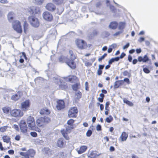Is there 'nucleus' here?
<instances>
[{"label":"nucleus","instance_id":"nucleus-1","mask_svg":"<svg viewBox=\"0 0 158 158\" xmlns=\"http://www.w3.org/2000/svg\"><path fill=\"white\" fill-rule=\"evenodd\" d=\"M59 62L61 63L65 62L71 69H74L76 68V65L74 61L70 60L67 57L62 56L59 58Z\"/></svg>","mask_w":158,"mask_h":158},{"label":"nucleus","instance_id":"nucleus-2","mask_svg":"<svg viewBox=\"0 0 158 158\" xmlns=\"http://www.w3.org/2000/svg\"><path fill=\"white\" fill-rule=\"evenodd\" d=\"M27 123L30 129L35 130V124L34 119L33 117L31 116H29L27 119Z\"/></svg>","mask_w":158,"mask_h":158},{"label":"nucleus","instance_id":"nucleus-3","mask_svg":"<svg viewBox=\"0 0 158 158\" xmlns=\"http://www.w3.org/2000/svg\"><path fill=\"white\" fill-rule=\"evenodd\" d=\"M12 25L14 29L17 32L19 33L22 32V30L20 22L17 20L15 21L12 23Z\"/></svg>","mask_w":158,"mask_h":158},{"label":"nucleus","instance_id":"nucleus-4","mask_svg":"<svg viewBox=\"0 0 158 158\" xmlns=\"http://www.w3.org/2000/svg\"><path fill=\"white\" fill-rule=\"evenodd\" d=\"M73 128V125H69L66 127L65 131H61V133L63 136L66 139L68 140L69 137L67 136V134L70 133L71 130Z\"/></svg>","mask_w":158,"mask_h":158},{"label":"nucleus","instance_id":"nucleus-5","mask_svg":"<svg viewBox=\"0 0 158 158\" xmlns=\"http://www.w3.org/2000/svg\"><path fill=\"white\" fill-rule=\"evenodd\" d=\"M29 21L31 25L34 27H37L39 25L38 19L33 16H30L28 18Z\"/></svg>","mask_w":158,"mask_h":158},{"label":"nucleus","instance_id":"nucleus-6","mask_svg":"<svg viewBox=\"0 0 158 158\" xmlns=\"http://www.w3.org/2000/svg\"><path fill=\"white\" fill-rule=\"evenodd\" d=\"M78 112V110L76 107L71 108L68 112V116L70 118L76 117Z\"/></svg>","mask_w":158,"mask_h":158},{"label":"nucleus","instance_id":"nucleus-7","mask_svg":"<svg viewBox=\"0 0 158 158\" xmlns=\"http://www.w3.org/2000/svg\"><path fill=\"white\" fill-rule=\"evenodd\" d=\"M10 114L12 116L15 117H21L23 115V113L20 110L17 109H15L11 111Z\"/></svg>","mask_w":158,"mask_h":158},{"label":"nucleus","instance_id":"nucleus-8","mask_svg":"<svg viewBox=\"0 0 158 158\" xmlns=\"http://www.w3.org/2000/svg\"><path fill=\"white\" fill-rule=\"evenodd\" d=\"M19 126L22 132L24 133H25L27 132V127L24 120H22L20 121Z\"/></svg>","mask_w":158,"mask_h":158},{"label":"nucleus","instance_id":"nucleus-9","mask_svg":"<svg viewBox=\"0 0 158 158\" xmlns=\"http://www.w3.org/2000/svg\"><path fill=\"white\" fill-rule=\"evenodd\" d=\"M64 107L65 104L63 100H60L57 101L56 108L58 110H60L64 109Z\"/></svg>","mask_w":158,"mask_h":158},{"label":"nucleus","instance_id":"nucleus-10","mask_svg":"<svg viewBox=\"0 0 158 158\" xmlns=\"http://www.w3.org/2000/svg\"><path fill=\"white\" fill-rule=\"evenodd\" d=\"M30 102L29 100H27L25 102L22 103V109L23 110L26 111L30 106Z\"/></svg>","mask_w":158,"mask_h":158},{"label":"nucleus","instance_id":"nucleus-11","mask_svg":"<svg viewBox=\"0 0 158 158\" xmlns=\"http://www.w3.org/2000/svg\"><path fill=\"white\" fill-rule=\"evenodd\" d=\"M43 17L44 19L48 21H51L52 19V15L48 11H46L43 13Z\"/></svg>","mask_w":158,"mask_h":158},{"label":"nucleus","instance_id":"nucleus-12","mask_svg":"<svg viewBox=\"0 0 158 158\" xmlns=\"http://www.w3.org/2000/svg\"><path fill=\"white\" fill-rule=\"evenodd\" d=\"M22 95V93L21 92L18 91L15 94L12 96L11 99L14 101H17L21 98Z\"/></svg>","mask_w":158,"mask_h":158},{"label":"nucleus","instance_id":"nucleus-13","mask_svg":"<svg viewBox=\"0 0 158 158\" xmlns=\"http://www.w3.org/2000/svg\"><path fill=\"white\" fill-rule=\"evenodd\" d=\"M76 44L77 47L81 49L83 48L85 45V41L82 40H76Z\"/></svg>","mask_w":158,"mask_h":158},{"label":"nucleus","instance_id":"nucleus-14","mask_svg":"<svg viewBox=\"0 0 158 158\" xmlns=\"http://www.w3.org/2000/svg\"><path fill=\"white\" fill-rule=\"evenodd\" d=\"M45 7L48 10L52 11H54L56 9L55 6L52 3H48Z\"/></svg>","mask_w":158,"mask_h":158},{"label":"nucleus","instance_id":"nucleus-15","mask_svg":"<svg viewBox=\"0 0 158 158\" xmlns=\"http://www.w3.org/2000/svg\"><path fill=\"white\" fill-rule=\"evenodd\" d=\"M38 10L35 6H31L28 9V11L31 15H35L37 14Z\"/></svg>","mask_w":158,"mask_h":158},{"label":"nucleus","instance_id":"nucleus-16","mask_svg":"<svg viewBox=\"0 0 158 158\" xmlns=\"http://www.w3.org/2000/svg\"><path fill=\"white\" fill-rule=\"evenodd\" d=\"M65 143H64L63 139L62 138L60 139L57 141V146L60 148H63L64 147Z\"/></svg>","mask_w":158,"mask_h":158},{"label":"nucleus","instance_id":"nucleus-17","mask_svg":"<svg viewBox=\"0 0 158 158\" xmlns=\"http://www.w3.org/2000/svg\"><path fill=\"white\" fill-rule=\"evenodd\" d=\"M43 120V119L42 117L38 118L36 121L37 125L39 127L42 126L44 125Z\"/></svg>","mask_w":158,"mask_h":158},{"label":"nucleus","instance_id":"nucleus-18","mask_svg":"<svg viewBox=\"0 0 158 158\" xmlns=\"http://www.w3.org/2000/svg\"><path fill=\"white\" fill-rule=\"evenodd\" d=\"M15 16L14 13L13 12H10L9 13L8 15V19L9 21L11 22L14 19V18Z\"/></svg>","mask_w":158,"mask_h":158},{"label":"nucleus","instance_id":"nucleus-19","mask_svg":"<svg viewBox=\"0 0 158 158\" xmlns=\"http://www.w3.org/2000/svg\"><path fill=\"white\" fill-rule=\"evenodd\" d=\"M123 84V80L118 81H115L114 85V88H117L121 85Z\"/></svg>","mask_w":158,"mask_h":158},{"label":"nucleus","instance_id":"nucleus-20","mask_svg":"<svg viewBox=\"0 0 158 158\" xmlns=\"http://www.w3.org/2000/svg\"><path fill=\"white\" fill-rule=\"evenodd\" d=\"M87 149V147L85 146H83L80 147V149L77 151L79 154H81L84 152Z\"/></svg>","mask_w":158,"mask_h":158},{"label":"nucleus","instance_id":"nucleus-21","mask_svg":"<svg viewBox=\"0 0 158 158\" xmlns=\"http://www.w3.org/2000/svg\"><path fill=\"white\" fill-rule=\"evenodd\" d=\"M128 137V135L125 132H123L120 138L122 141H124L126 140Z\"/></svg>","mask_w":158,"mask_h":158},{"label":"nucleus","instance_id":"nucleus-22","mask_svg":"<svg viewBox=\"0 0 158 158\" xmlns=\"http://www.w3.org/2000/svg\"><path fill=\"white\" fill-rule=\"evenodd\" d=\"M44 151L45 154L48 156H51L53 153V152L48 148H45Z\"/></svg>","mask_w":158,"mask_h":158},{"label":"nucleus","instance_id":"nucleus-23","mask_svg":"<svg viewBox=\"0 0 158 158\" xmlns=\"http://www.w3.org/2000/svg\"><path fill=\"white\" fill-rule=\"evenodd\" d=\"M50 111L48 109L46 108L42 110L40 112V113L41 114H46L48 115L50 114Z\"/></svg>","mask_w":158,"mask_h":158},{"label":"nucleus","instance_id":"nucleus-24","mask_svg":"<svg viewBox=\"0 0 158 158\" xmlns=\"http://www.w3.org/2000/svg\"><path fill=\"white\" fill-rule=\"evenodd\" d=\"M2 139L4 142L8 143L10 141V137L7 135H4L2 137Z\"/></svg>","mask_w":158,"mask_h":158},{"label":"nucleus","instance_id":"nucleus-25","mask_svg":"<svg viewBox=\"0 0 158 158\" xmlns=\"http://www.w3.org/2000/svg\"><path fill=\"white\" fill-rule=\"evenodd\" d=\"M117 25L118 24L116 22H112L110 23L109 27L112 29H115L116 28Z\"/></svg>","mask_w":158,"mask_h":158},{"label":"nucleus","instance_id":"nucleus-26","mask_svg":"<svg viewBox=\"0 0 158 158\" xmlns=\"http://www.w3.org/2000/svg\"><path fill=\"white\" fill-rule=\"evenodd\" d=\"M42 118H43L44 120L43 121L44 125L50 121V118L48 117L44 116V117H42Z\"/></svg>","mask_w":158,"mask_h":158},{"label":"nucleus","instance_id":"nucleus-27","mask_svg":"<svg viewBox=\"0 0 158 158\" xmlns=\"http://www.w3.org/2000/svg\"><path fill=\"white\" fill-rule=\"evenodd\" d=\"M67 87V86H66V84L65 83H63L62 82V83H60L59 85V88L60 89L64 90Z\"/></svg>","mask_w":158,"mask_h":158},{"label":"nucleus","instance_id":"nucleus-28","mask_svg":"<svg viewBox=\"0 0 158 158\" xmlns=\"http://www.w3.org/2000/svg\"><path fill=\"white\" fill-rule=\"evenodd\" d=\"M69 53L70 56V58L71 60H73L74 61V60L76 58V57L74 54L73 51L71 50H70L69 51Z\"/></svg>","mask_w":158,"mask_h":158},{"label":"nucleus","instance_id":"nucleus-29","mask_svg":"<svg viewBox=\"0 0 158 158\" xmlns=\"http://www.w3.org/2000/svg\"><path fill=\"white\" fill-rule=\"evenodd\" d=\"M98 155L96 153V151H92L91 152L89 155V156L91 158H95L96 156H98Z\"/></svg>","mask_w":158,"mask_h":158},{"label":"nucleus","instance_id":"nucleus-30","mask_svg":"<svg viewBox=\"0 0 158 158\" xmlns=\"http://www.w3.org/2000/svg\"><path fill=\"white\" fill-rule=\"evenodd\" d=\"M54 81L55 83L59 85L60 83H62L60 79L58 77H54L53 78Z\"/></svg>","mask_w":158,"mask_h":158},{"label":"nucleus","instance_id":"nucleus-31","mask_svg":"<svg viewBox=\"0 0 158 158\" xmlns=\"http://www.w3.org/2000/svg\"><path fill=\"white\" fill-rule=\"evenodd\" d=\"M27 152L29 154L30 157H33L35 154V152L33 149H30Z\"/></svg>","mask_w":158,"mask_h":158},{"label":"nucleus","instance_id":"nucleus-32","mask_svg":"<svg viewBox=\"0 0 158 158\" xmlns=\"http://www.w3.org/2000/svg\"><path fill=\"white\" fill-rule=\"evenodd\" d=\"M123 102L130 106H132L133 105V104L132 102L126 99H124Z\"/></svg>","mask_w":158,"mask_h":158},{"label":"nucleus","instance_id":"nucleus-33","mask_svg":"<svg viewBox=\"0 0 158 158\" xmlns=\"http://www.w3.org/2000/svg\"><path fill=\"white\" fill-rule=\"evenodd\" d=\"M2 110L4 113L7 114L9 113L10 110L9 107H4L2 108Z\"/></svg>","mask_w":158,"mask_h":158},{"label":"nucleus","instance_id":"nucleus-34","mask_svg":"<svg viewBox=\"0 0 158 158\" xmlns=\"http://www.w3.org/2000/svg\"><path fill=\"white\" fill-rule=\"evenodd\" d=\"M8 127L7 126H4L0 128V131L4 132L6 131Z\"/></svg>","mask_w":158,"mask_h":158},{"label":"nucleus","instance_id":"nucleus-35","mask_svg":"<svg viewBox=\"0 0 158 158\" xmlns=\"http://www.w3.org/2000/svg\"><path fill=\"white\" fill-rule=\"evenodd\" d=\"M125 27L124 23L123 22H120L118 26V29L120 30H123Z\"/></svg>","mask_w":158,"mask_h":158},{"label":"nucleus","instance_id":"nucleus-36","mask_svg":"<svg viewBox=\"0 0 158 158\" xmlns=\"http://www.w3.org/2000/svg\"><path fill=\"white\" fill-rule=\"evenodd\" d=\"M23 26L24 32L25 33H26L28 29V25L26 22H25L23 24Z\"/></svg>","mask_w":158,"mask_h":158},{"label":"nucleus","instance_id":"nucleus-37","mask_svg":"<svg viewBox=\"0 0 158 158\" xmlns=\"http://www.w3.org/2000/svg\"><path fill=\"white\" fill-rule=\"evenodd\" d=\"M113 119V117L111 115H110L108 117H107L106 119V121L108 123H110Z\"/></svg>","mask_w":158,"mask_h":158},{"label":"nucleus","instance_id":"nucleus-38","mask_svg":"<svg viewBox=\"0 0 158 158\" xmlns=\"http://www.w3.org/2000/svg\"><path fill=\"white\" fill-rule=\"evenodd\" d=\"M44 0H35L34 3L37 5H41L43 2Z\"/></svg>","mask_w":158,"mask_h":158},{"label":"nucleus","instance_id":"nucleus-39","mask_svg":"<svg viewBox=\"0 0 158 158\" xmlns=\"http://www.w3.org/2000/svg\"><path fill=\"white\" fill-rule=\"evenodd\" d=\"M53 1L56 4L59 5L63 2V0H53Z\"/></svg>","mask_w":158,"mask_h":158},{"label":"nucleus","instance_id":"nucleus-40","mask_svg":"<svg viewBox=\"0 0 158 158\" xmlns=\"http://www.w3.org/2000/svg\"><path fill=\"white\" fill-rule=\"evenodd\" d=\"M123 75L124 76H128L129 77H131V74L127 71H125L123 72Z\"/></svg>","mask_w":158,"mask_h":158},{"label":"nucleus","instance_id":"nucleus-41","mask_svg":"<svg viewBox=\"0 0 158 158\" xmlns=\"http://www.w3.org/2000/svg\"><path fill=\"white\" fill-rule=\"evenodd\" d=\"M143 62H146L149 60V59L147 55H145L143 57Z\"/></svg>","mask_w":158,"mask_h":158},{"label":"nucleus","instance_id":"nucleus-42","mask_svg":"<svg viewBox=\"0 0 158 158\" xmlns=\"http://www.w3.org/2000/svg\"><path fill=\"white\" fill-rule=\"evenodd\" d=\"M107 55V54L106 53H104L102 56L98 59V61H101Z\"/></svg>","mask_w":158,"mask_h":158},{"label":"nucleus","instance_id":"nucleus-43","mask_svg":"<svg viewBox=\"0 0 158 158\" xmlns=\"http://www.w3.org/2000/svg\"><path fill=\"white\" fill-rule=\"evenodd\" d=\"M144 65L143 66V71L144 73H150V71L147 68H144Z\"/></svg>","mask_w":158,"mask_h":158},{"label":"nucleus","instance_id":"nucleus-44","mask_svg":"<svg viewBox=\"0 0 158 158\" xmlns=\"http://www.w3.org/2000/svg\"><path fill=\"white\" fill-rule=\"evenodd\" d=\"M74 123V120L72 119H70L68 120L67 122V123L68 125H72Z\"/></svg>","mask_w":158,"mask_h":158},{"label":"nucleus","instance_id":"nucleus-45","mask_svg":"<svg viewBox=\"0 0 158 158\" xmlns=\"http://www.w3.org/2000/svg\"><path fill=\"white\" fill-rule=\"evenodd\" d=\"M92 134V131L90 130H88L86 133V135L88 137L90 136Z\"/></svg>","mask_w":158,"mask_h":158},{"label":"nucleus","instance_id":"nucleus-46","mask_svg":"<svg viewBox=\"0 0 158 158\" xmlns=\"http://www.w3.org/2000/svg\"><path fill=\"white\" fill-rule=\"evenodd\" d=\"M31 135L34 137H35L37 136V133L35 132H31L30 133Z\"/></svg>","mask_w":158,"mask_h":158},{"label":"nucleus","instance_id":"nucleus-47","mask_svg":"<svg viewBox=\"0 0 158 158\" xmlns=\"http://www.w3.org/2000/svg\"><path fill=\"white\" fill-rule=\"evenodd\" d=\"M96 130L98 131H100L102 130L101 126L100 125L98 124L96 127Z\"/></svg>","mask_w":158,"mask_h":158},{"label":"nucleus","instance_id":"nucleus-48","mask_svg":"<svg viewBox=\"0 0 158 158\" xmlns=\"http://www.w3.org/2000/svg\"><path fill=\"white\" fill-rule=\"evenodd\" d=\"M126 56V54L124 52L122 53L121 55H120V56L118 57L119 59H122L125 56Z\"/></svg>","mask_w":158,"mask_h":158},{"label":"nucleus","instance_id":"nucleus-49","mask_svg":"<svg viewBox=\"0 0 158 158\" xmlns=\"http://www.w3.org/2000/svg\"><path fill=\"white\" fill-rule=\"evenodd\" d=\"M0 2L2 4H6L8 2V1L7 0H1Z\"/></svg>","mask_w":158,"mask_h":158},{"label":"nucleus","instance_id":"nucleus-50","mask_svg":"<svg viewBox=\"0 0 158 158\" xmlns=\"http://www.w3.org/2000/svg\"><path fill=\"white\" fill-rule=\"evenodd\" d=\"M130 46V44L129 43H127L126 45H125L123 46V49H125L127 48Z\"/></svg>","mask_w":158,"mask_h":158},{"label":"nucleus","instance_id":"nucleus-51","mask_svg":"<svg viewBox=\"0 0 158 158\" xmlns=\"http://www.w3.org/2000/svg\"><path fill=\"white\" fill-rule=\"evenodd\" d=\"M122 32V31H119L117 32L114 34V36L118 35L119 34L121 33Z\"/></svg>","mask_w":158,"mask_h":158},{"label":"nucleus","instance_id":"nucleus-52","mask_svg":"<svg viewBox=\"0 0 158 158\" xmlns=\"http://www.w3.org/2000/svg\"><path fill=\"white\" fill-rule=\"evenodd\" d=\"M143 57L141 56H139L138 57V60L139 62L143 61Z\"/></svg>","mask_w":158,"mask_h":158},{"label":"nucleus","instance_id":"nucleus-53","mask_svg":"<svg viewBox=\"0 0 158 158\" xmlns=\"http://www.w3.org/2000/svg\"><path fill=\"white\" fill-rule=\"evenodd\" d=\"M24 156L25 157V158H29L30 156L29 154L27 152L25 153Z\"/></svg>","mask_w":158,"mask_h":158},{"label":"nucleus","instance_id":"nucleus-54","mask_svg":"<svg viewBox=\"0 0 158 158\" xmlns=\"http://www.w3.org/2000/svg\"><path fill=\"white\" fill-rule=\"evenodd\" d=\"M104 65H99L98 69L102 70L104 68Z\"/></svg>","mask_w":158,"mask_h":158},{"label":"nucleus","instance_id":"nucleus-55","mask_svg":"<svg viewBox=\"0 0 158 158\" xmlns=\"http://www.w3.org/2000/svg\"><path fill=\"white\" fill-rule=\"evenodd\" d=\"M102 74V70L98 69L97 70V74L98 75H101Z\"/></svg>","mask_w":158,"mask_h":158},{"label":"nucleus","instance_id":"nucleus-56","mask_svg":"<svg viewBox=\"0 0 158 158\" xmlns=\"http://www.w3.org/2000/svg\"><path fill=\"white\" fill-rule=\"evenodd\" d=\"M123 81L127 82V84H129V79L128 78H125L124 79Z\"/></svg>","mask_w":158,"mask_h":158},{"label":"nucleus","instance_id":"nucleus-57","mask_svg":"<svg viewBox=\"0 0 158 158\" xmlns=\"http://www.w3.org/2000/svg\"><path fill=\"white\" fill-rule=\"evenodd\" d=\"M136 52L137 54H139L141 52L142 50L140 48L137 49L136 50Z\"/></svg>","mask_w":158,"mask_h":158},{"label":"nucleus","instance_id":"nucleus-58","mask_svg":"<svg viewBox=\"0 0 158 158\" xmlns=\"http://www.w3.org/2000/svg\"><path fill=\"white\" fill-rule=\"evenodd\" d=\"M110 104V103L109 102H107L105 104V109L106 110H107V108L108 107V106Z\"/></svg>","mask_w":158,"mask_h":158},{"label":"nucleus","instance_id":"nucleus-59","mask_svg":"<svg viewBox=\"0 0 158 158\" xmlns=\"http://www.w3.org/2000/svg\"><path fill=\"white\" fill-rule=\"evenodd\" d=\"M14 152V151L13 150H10L8 151V153L10 154H13Z\"/></svg>","mask_w":158,"mask_h":158},{"label":"nucleus","instance_id":"nucleus-60","mask_svg":"<svg viewBox=\"0 0 158 158\" xmlns=\"http://www.w3.org/2000/svg\"><path fill=\"white\" fill-rule=\"evenodd\" d=\"M144 40V38L143 37H140L139 38V41L141 43Z\"/></svg>","mask_w":158,"mask_h":158},{"label":"nucleus","instance_id":"nucleus-61","mask_svg":"<svg viewBox=\"0 0 158 158\" xmlns=\"http://www.w3.org/2000/svg\"><path fill=\"white\" fill-rule=\"evenodd\" d=\"M114 60L113 58H111L108 61V63L109 64H111L112 63L114 62Z\"/></svg>","mask_w":158,"mask_h":158},{"label":"nucleus","instance_id":"nucleus-62","mask_svg":"<svg viewBox=\"0 0 158 158\" xmlns=\"http://www.w3.org/2000/svg\"><path fill=\"white\" fill-rule=\"evenodd\" d=\"M88 83L87 82H86L85 83V89L86 90H88Z\"/></svg>","mask_w":158,"mask_h":158},{"label":"nucleus","instance_id":"nucleus-63","mask_svg":"<svg viewBox=\"0 0 158 158\" xmlns=\"http://www.w3.org/2000/svg\"><path fill=\"white\" fill-rule=\"evenodd\" d=\"M20 136L19 135H16L15 137V139L16 140L19 141L20 139Z\"/></svg>","mask_w":158,"mask_h":158},{"label":"nucleus","instance_id":"nucleus-64","mask_svg":"<svg viewBox=\"0 0 158 158\" xmlns=\"http://www.w3.org/2000/svg\"><path fill=\"white\" fill-rule=\"evenodd\" d=\"M113 58L114 60V61H117L118 60H119V58L118 57H116L115 58Z\"/></svg>","mask_w":158,"mask_h":158}]
</instances>
